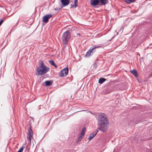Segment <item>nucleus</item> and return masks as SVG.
Wrapping results in <instances>:
<instances>
[{
	"label": "nucleus",
	"mask_w": 152,
	"mask_h": 152,
	"mask_svg": "<svg viewBox=\"0 0 152 152\" xmlns=\"http://www.w3.org/2000/svg\"><path fill=\"white\" fill-rule=\"evenodd\" d=\"M85 130H86V129H85V127H83V128L81 132L80 135L81 136H82L83 137L84 136V133L85 132Z\"/></svg>",
	"instance_id": "dca6fc26"
},
{
	"label": "nucleus",
	"mask_w": 152,
	"mask_h": 152,
	"mask_svg": "<svg viewBox=\"0 0 152 152\" xmlns=\"http://www.w3.org/2000/svg\"><path fill=\"white\" fill-rule=\"evenodd\" d=\"M52 15L51 14H48L44 15L42 18V21L47 23L49 19L52 17Z\"/></svg>",
	"instance_id": "423d86ee"
},
{
	"label": "nucleus",
	"mask_w": 152,
	"mask_h": 152,
	"mask_svg": "<svg viewBox=\"0 0 152 152\" xmlns=\"http://www.w3.org/2000/svg\"><path fill=\"white\" fill-rule=\"evenodd\" d=\"M49 63L52 66H55L56 68H57V66L56 64L54 61L53 60H50L49 61Z\"/></svg>",
	"instance_id": "2eb2a0df"
},
{
	"label": "nucleus",
	"mask_w": 152,
	"mask_h": 152,
	"mask_svg": "<svg viewBox=\"0 0 152 152\" xmlns=\"http://www.w3.org/2000/svg\"><path fill=\"white\" fill-rule=\"evenodd\" d=\"M3 20H1L0 21V26L1 25V24L3 23Z\"/></svg>",
	"instance_id": "4be33fe9"
},
{
	"label": "nucleus",
	"mask_w": 152,
	"mask_h": 152,
	"mask_svg": "<svg viewBox=\"0 0 152 152\" xmlns=\"http://www.w3.org/2000/svg\"><path fill=\"white\" fill-rule=\"evenodd\" d=\"M75 7V4H73V5H72L71 4V7L72 8H76V7Z\"/></svg>",
	"instance_id": "412c9836"
},
{
	"label": "nucleus",
	"mask_w": 152,
	"mask_h": 152,
	"mask_svg": "<svg viewBox=\"0 0 152 152\" xmlns=\"http://www.w3.org/2000/svg\"><path fill=\"white\" fill-rule=\"evenodd\" d=\"M99 47H100L99 46H93V48H91L86 53V56L88 57L91 56L93 54V53L95 51V49Z\"/></svg>",
	"instance_id": "20e7f679"
},
{
	"label": "nucleus",
	"mask_w": 152,
	"mask_h": 152,
	"mask_svg": "<svg viewBox=\"0 0 152 152\" xmlns=\"http://www.w3.org/2000/svg\"><path fill=\"white\" fill-rule=\"evenodd\" d=\"M70 33L69 31H66L63 35L62 37L63 44H66L70 37Z\"/></svg>",
	"instance_id": "7ed1b4c3"
},
{
	"label": "nucleus",
	"mask_w": 152,
	"mask_h": 152,
	"mask_svg": "<svg viewBox=\"0 0 152 152\" xmlns=\"http://www.w3.org/2000/svg\"><path fill=\"white\" fill-rule=\"evenodd\" d=\"M99 2H100L102 5H104L108 3V0H99Z\"/></svg>",
	"instance_id": "9b49d317"
},
{
	"label": "nucleus",
	"mask_w": 152,
	"mask_h": 152,
	"mask_svg": "<svg viewBox=\"0 0 152 152\" xmlns=\"http://www.w3.org/2000/svg\"><path fill=\"white\" fill-rule=\"evenodd\" d=\"M131 72L134 76L135 77H137V72L136 70H132L131 71Z\"/></svg>",
	"instance_id": "4468645a"
},
{
	"label": "nucleus",
	"mask_w": 152,
	"mask_h": 152,
	"mask_svg": "<svg viewBox=\"0 0 152 152\" xmlns=\"http://www.w3.org/2000/svg\"><path fill=\"white\" fill-rule=\"evenodd\" d=\"M44 83H45V86H50L52 85V83H51L50 81H46Z\"/></svg>",
	"instance_id": "f8f14e48"
},
{
	"label": "nucleus",
	"mask_w": 152,
	"mask_h": 152,
	"mask_svg": "<svg viewBox=\"0 0 152 152\" xmlns=\"http://www.w3.org/2000/svg\"><path fill=\"white\" fill-rule=\"evenodd\" d=\"M106 80L105 78H101L99 79V83L100 84H102L104 81Z\"/></svg>",
	"instance_id": "ddd939ff"
},
{
	"label": "nucleus",
	"mask_w": 152,
	"mask_h": 152,
	"mask_svg": "<svg viewBox=\"0 0 152 152\" xmlns=\"http://www.w3.org/2000/svg\"><path fill=\"white\" fill-rule=\"evenodd\" d=\"M58 10V8H55V9H54V10Z\"/></svg>",
	"instance_id": "5701e85b"
},
{
	"label": "nucleus",
	"mask_w": 152,
	"mask_h": 152,
	"mask_svg": "<svg viewBox=\"0 0 152 152\" xmlns=\"http://www.w3.org/2000/svg\"><path fill=\"white\" fill-rule=\"evenodd\" d=\"M28 136L27 138L29 139L31 142L32 138L33 137V133L32 129L30 128L28 129Z\"/></svg>",
	"instance_id": "0eeeda50"
},
{
	"label": "nucleus",
	"mask_w": 152,
	"mask_h": 152,
	"mask_svg": "<svg viewBox=\"0 0 152 152\" xmlns=\"http://www.w3.org/2000/svg\"><path fill=\"white\" fill-rule=\"evenodd\" d=\"M97 120L99 126L98 129L102 132H106L109 127V121L107 115L104 113H101L98 116Z\"/></svg>",
	"instance_id": "f257e3e1"
},
{
	"label": "nucleus",
	"mask_w": 152,
	"mask_h": 152,
	"mask_svg": "<svg viewBox=\"0 0 152 152\" xmlns=\"http://www.w3.org/2000/svg\"><path fill=\"white\" fill-rule=\"evenodd\" d=\"M68 68L66 67L62 69L60 72L59 75L60 77L66 76L68 74Z\"/></svg>",
	"instance_id": "39448f33"
},
{
	"label": "nucleus",
	"mask_w": 152,
	"mask_h": 152,
	"mask_svg": "<svg viewBox=\"0 0 152 152\" xmlns=\"http://www.w3.org/2000/svg\"><path fill=\"white\" fill-rule=\"evenodd\" d=\"M77 2H78L77 0H75L74 3L75 4V7H77Z\"/></svg>",
	"instance_id": "aec40b11"
},
{
	"label": "nucleus",
	"mask_w": 152,
	"mask_h": 152,
	"mask_svg": "<svg viewBox=\"0 0 152 152\" xmlns=\"http://www.w3.org/2000/svg\"><path fill=\"white\" fill-rule=\"evenodd\" d=\"M23 150V147L20 148L19 150L17 152H22Z\"/></svg>",
	"instance_id": "6ab92c4d"
},
{
	"label": "nucleus",
	"mask_w": 152,
	"mask_h": 152,
	"mask_svg": "<svg viewBox=\"0 0 152 152\" xmlns=\"http://www.w3.org/2000/svg\"><path fill=\"white\" fill-rule=\"evenodd\" d=\"M60 9H61V8H59V10H60Z\"/></svg>",
	"instance_id": "393cba45"
},
{
	"label": "nucleus",
	"mask_w": 152,
	"mask_h": 152,
	"mask_svg": "<svg viewBox=\"0 0 152 152\" xmlns=\"http://www.w3.org/2000/svg\"><path fill=\"white\" fill-rule=\"evenodd\" d=\"M77 34L78 35H79V36H80V33H78V34Z\"/></svg>",
	"instance_id": "b1692460"
},
{
	"label": "nucleus",
	"mask_w": 152,
	"mask_h": 152,
	"mask_svg": "<svg viewBox=\"0 0 152 152\" xmlns=\"http://www.w3.org/2000/svg\"><path fill=\"white\" fill-rule=\"evenodd\" d=\"M70 0H61V2L64 6L68 5L69 3Z\"/></svg>",
	"instance_id": "9d476101"
},
{
	"label": "nucleus",
	"mask_w": 152,
	"mask_h": 152,
	"mask_svg": "<svg viewBox=\"0 0 152 152\" xmlns=\"http://www.w3.org/2000/svg\"><path fill=\"white\" fill-rule=\"evenodd\" d=\"M82 136L80 135V136L78 137L77 140V142H79L81 140L82 138Z\"/></svg>",
	"instance_id": "a211bd4d"
},
{
	"label": "nucleus",
	"mask_w": 152,
	"mask_h": 152,
	"mask_svg": "<svg viewBox=\"0 0 152 152\" xmlns=\"http://www.w3.org/2000/svg\"><path fill=\"white\" fill-rule=\"evenodd\" d=\"M49 70V68L46 66L42 63L41 66L37 68V75H41L47 72Z\"/></svg>",
	"instance_id": "f03ea898"
},
{
	"label": "nucleus",
	"mask_w": 152,
	"mask_h": 152,
	"mask_svg": "<svg viewBox=\"0 0 152 152\" xmlns=\"http://www.w3.org/2000/svg\"><path fill=\"white\" fill-rule=\"evenodd\" d=\"M135 0H125L126 2L128 4H130L134 2Z\"/></svg>",
	"instance_id": "f3484780"
},
{
	"label": "nucleus",
	"mask_w": 152,
	"mask_h": 152,
	"mask_svg": "<svg viewBox=\"0 0 152 152\" xmlns=\"http://www.w3.org/2000/svg\"><path fill=\"white\" fill-rule=\"evenodd\" d=\"M90 4L94 7H95L98 5L99 3V0H91Z\"/></svg>",
	"instance_id": "6e6552de"
},
{
	"label": "nucleus",
	"mask_w": 152,
	"mask_h": 152,
	"mask_svg": "<svg viewBox=\"0 0 152 152\" xmlns=\"http://www.w3.org/2000/svg\"><path fill=\"white\" fill-rule=\"evenodd\" d=\"M99 130V129H97L96 131L93 132L92 134H91L89 137L88 138V139L89 140H92L96 136Z\"/></svg>",
	"instance_id": "1a4fd4ad"
}]
</instances>
